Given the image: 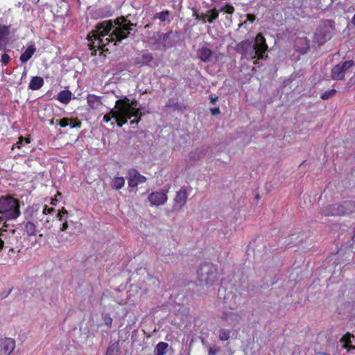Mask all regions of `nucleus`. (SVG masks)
I'll return each instance as SVG.
<instances>
[{
	"instance_id": "f257e3e1",
	"label": "nucleus",
	"mask_w": 355,
	"mask_h": 355,
	"mask_svg": "<svg viewBox=\"0 0 355 355\" xmlns=\"http://www.w3.org/2000/svg\"><path fill=\"white\" fill-rule=\"evenodd\" d=\"M135 25L127 20L123 17L117 18L114 21V24L112 21H104L96 26V29L88 35L89 48L96 55L97 50H107V46L113 42L116 46V42H121L122 40L128 37L132 27Z\"/></svg>"
},
{
	"instance_id": "f03ea898",
	"label": "nucleus",
	"mask_w": 355,
	"mask_h": 355,
	"mask_svg": "<svg viewBox=\"0 0 355 355\" xmlns=\"http://www.w3.org/2000/svg\"><path fill=\"white\" fill-rule=\"evenodd\" d=\"M137 101L130 100L127 97L116 101V116L114 119L119 127H122L132 117L135 119L130 121V125L138 124L141 120L142 113L141 110L137 107Z\"/></svg>"
},
{
	"instance_id": "7ed1b4c3",
	"label": "nucleus",
	"mask_w": 355,
	"mask_h": 355,
	"mask_svg": "<svg viewBox=\"0 0 355 355\" xmlns=\"http://www.w3.org/2000/svg\"><path fill=\"white\" fill-rule=\"evenodd\" d=\"M268 49L266 39L261 33L257 35L253 44L249 40H243L236 46L237 52L242 54L248 60H252L255 57L267 58Z\"/></svg>"
},
{
	"instance_id": "20e7f679",
	"label": "nucleus",
	"mask_w": 355,
	"mask_h": 355,
	"mask_svg": "<svg viewBox=\"0 0 355 355\" xmlns=\"http://www.w3.org/2000/svg\"><path fill=\"white\" fill-rule=\"evenodd\" d=\"M0 220H15L21 215L20 202L10 195L0 196Z\"/></svg>"
},
{
	"instance_id": "39448f33",
	"label": "nucleus",
	"mask_w": 355,
	"mask_h": 355,
	"mask_svg": "<svg viewBox=\"0 0 355 355\" xmlns=\"http://www.w3.org/2000/svg\"><path fill=\"white\" fill-rule=\"evenodd\" d=\"M198 279L207 286H212L218 279V270L216 265L211 263L201 264L197 270Z\"/></svg>"
},
{
	"instance_id": "423d86ee",
	"label": "nucleus",
	"mask_w": 355,
	"mask_h": 355,
	"mask_svg": "<svg viewBox=\"0 0 355 355\" xmlns=\"http://www.w3.org/2000/svg\"><path fill=\"white\" fill-rule=\"evenodd\" d=\"M355 66V62L350 60L339 62L336 64L331 71V78L334 80H342L345 79L346 72Z\"/></svg>"
},
{
	"instance_id": "0eeeda50",
	"label": "nucleus",
	"mask_w": 355,
	"mask_h": 355,
	"mask_svg": "<svg viewBox=\"0 0 355 355\" xmlns=\"http://www.w3.org/2000/svg\"><path fill=\"white\" fill-rule=\"evenodd\" d=\"M128 175V186L130 187H137L139 184L144 183L146 180V177L141 175L137 170L135 168L130 169Z\"/></svg>"
},
{
	"instance_id": "6e6552de",
	"label": "nucleus",
	"mask_w": 355,
	"mask_h": 355,
	"mask_svg": "<svg viewBox=\"0 0 355 355\" xmlns=\"http://www.w3.org/2000/svg\"><path fill=\"white\" fill-rule=\"evenodd\" d=\"M188 193L187 188L182 187L181 189L177 191L176 196L174 198V204L173 206V210H180L187 202Z\"/></svg>"
},
{
	"instance_id": "1a4fd4ad",
	"label": "nucleus",
	"mask_w": 355,
	"mask_h": 355,
	"mask_svg": "<svg viewBox=\"0 0 355 355\" xmlns=\"http://www.w3.org/2000/svg\"><path fill=\"white\" fill-rule=\"evenodd\" d=\"M11 25L0 24V50L5 51L7 45L9 44L10 35Z\"/></svg>"
},
{
	"instance_id": "9d476101",
	"label": "nucleus",
	"mask_w": 355,
	"mask_h": 355,
	"mask_svg": "<svg viewBox=\"0 0 355 355\" xmlns=\"http://www.w3.org/2000/svg\"><path fill=\"white\" fill-rule=\"evenodd\" d=\"M15 348V340L10 338H0V355H10Z\"/></svg>"
},
{
	"instance_id": "9b49d317",
	"label": "nucleus",
	"mask_w": 355,
	"mask_h": 355,
	"mask_svg": "<svg viewBox=\"0 0 355 355\" xmlns=\"http://www.w3.org/2000/svg\"><path fill=\"white\" fill-rule=\"evenodd\" d=\"M338 204H331L320 208V214L324 216H340Z\"/></svg>"
},
{
	"instance_id": "f8f14e48",
	"label": "nucleus",
	"mask_w": 355,
	"mask_h": 355,
	"mask_svg": "<svg viewBox=\"0 0 355 355\" xmlns=\"http://www.w3.org/2000/svg\"><path fill=\"white\" fill-rule=\"evenodd\" d=\"M339 207L340 216L349 215L355 212V202L352 200H346L340 203H338Z\"/></svg>"
},
{
	"instance_id": "ddd939ff",
	"label": "nucleus",
	"mask_w": 355,
	"mask_h": 355,
	"mask_svg": "<svg viewBox=\"0 0 355 355\" xmlns=\"http://www.w3.org/2000/svg\"><path fill=\"white\" fill-rule=\"evenodd\" d=\"M101 99V96L95 94H89L87 96V105L92 110H97L103 105Z\"/></svg>"
},
{
	"instance_id": "4468645a",
	"label": "nucleus",
	"mask_w": 355,
	"mask_h": 355,
	"mask_svg": "<svg viewBox=\"0 0 355 355\" xmlns=\"http://www.w3.org/2000/svg\"><path fill=\"white\" fill-rule=\"evenodd\" d=\"M14 232H8L7 230H0V251L4 248H10V236L13 237Z\"/></svg>"
},
{
	"instance_id": "2eb2a0df",
	"label": "nucleus",
	"mask_w": 355,
	"mask_h": 355,
	"mask_svg": "<svg viewBox=\"0 0 355 355\" xmlns=\"http://www.w3.org/2000/svg\"><path fill=\"white\" fill-rule=\"evenodd\" d=\"M212 54V51L206 46L200 48L197 51L198 58L204 62H209Z\"/></svg>"
},
{
	"instance_id": "dca6fc26",
	"label": "nucleus",
	"mask_w": 355,
	"mask_h": 355,
	"mask_svg": "<svg viewBox=\"0 0 355 355\" xmlns=\"http://www.w3.org/2000/svg\"><path fill=\"white\" fill-rule=\"evenodd\" d=\"M36 51V48L34 44L29 45L26 49L21 54L19 60L22 63L28 62Z\"/></svg>"
},
{
	"instance_id": "f3484780",
	"label": "nucleus",
	"mask_w": 355,
	"mask_h": 355,
	"mask_svg": "<svg viewBox=\"0 0 355 355\" xmlns=\"http://www.w3.org/2000/svg\"><path fill=\"white\" fill-rule=\"evenodd\" d=\"M44 79L40 76H33L31 78L28 85V88L31 90H38L44 85Z\"/></svg>"
},
{
	"instance_id": "a211bd4d",
	"label": "nucleus",
	"mask_w": 355,
	"mask_h": 355,
	"mask_svg": "<svg viewBox=\"0 0 355 355\" xmlns=\"http://www.w3.org/2000/svg\"><path fill=\"white\" fill-rule=\"evenodd\" d=\"M71 92L69 90H62L58 94L57 99L63 104H68L71 99Z\"/></svg>"
},
{
	"instance_id": "6ab92c4d",
	"label": "nucleus",
	"mask_w": 355,
	"mask_h": 355,
	"mask_svg": "<svg viewBox=\"0 0 355 355\" xmlns=\"http://www.w3.org/2000/svg\"><path fill=\"white\" fill-rule=\"evenodd\" d=\"M354 338V335L351 334L349 333H347L345 334L342 338L340 339V341L344 343L343 347L346 349L347 351H350L352 349H355V346H353L351 345L352 340L351 339Z\"/></svg>"
},
{
	"instance_id": "aec40b11",
	"label": "nucleus",
	"mask_w": 355,
	"mask_h": 355,
	"mask_svg": "<svg viewBox=\"0 0 355 355\" xmlns=\"http://www.w3.org/2000/svg\"><path fill=\"white\" fill-rule=\"evenodd\" d=\"M125 185V179L123 177H114L111 182L113 189L119 190Z\"/></svg>"
},
{
	"instance_id": "412c9836",
	"label": "nucleus",
	"mask_w": 355,
	"mask_h": 355,
	"mask_svg": "<svg viewBox=\"0 0 355 355\" xmlns=\"http://www.w3.org/2000/svg\"><path fill=\"white\" fill-rule=\"evenodd\" d=\"M169 187L162 189L160 192H157V206L164 204L167 200L166 193Z\"/></svg>"
},
{
	"instance_id": "4be33fe9",
	"label": "nucleus",
	"mask_w": 355,
	"mask_h": 355,
	"mask_svg": "<svg viewBox=\"0 0 355 355\" xmlns=\"http://www.w3.org/2000/svg\"><path fill=\"white\" fill-rule=\"evenodd\" d=\"M24 228L28 235H36L37 232L36 225L31 221L26 223Z\"/></svg>"
},
{
	"instance_id": "5701e85b",
	"label": "nucleus",
	"mask_w": 355,
	"mask_h": 355,
	"mask_svg": "<svg viewBox=\"0 0 355 355\" xmlns=\"http://www.w3.org/2000/svg\"><path fill=\"white\" fill-rule=\"evenodd\" d=\"M170 15H171L169 11L164 10L160 12L159 13H157V18H158L162 21H168V22L170 23L171 21Z\"/></svg>"
},
{
	"instance_id": "b1692460",
	"label": "nucleus",
	"mask_w": 355,
	"mask_h": 355,
	"mask_svg": "<svg viewBox=\"0 0 355 355\" xmlns=\"http://www.w3.org/2000/svg\"><path fill=\"white\" fill-rule=\"evenodd\" d=\"M168 345L164 342H160L157 344V355H164L166 353V349L168 348Z\"/></svg>"
},
{
	"instance_id": "393cba45",
	"label": "nucleus",
	"mask_w": 355,
	"mask_h": 355,
	"mask_svg": "<svg viewBox=\"0 0 355 355\" xmlns=\"http://www.w3.org/2000/svg\"><path fill=\"white\" fill-rule=\"evenodd\" d=\"M230 337V331L225 329H221L219 331V339L222 341L227 340Z\"/></svg>"
},
{
	"instance_id": "a878e982",
	"label": "nucleus",
	"mask_w": 355,
	"mask_h": 355,
	"mask_svg": "<svg viewBox=\"0 0 355 355\" xmlns=\"http://www.w3.org/2000/svg\"><path fill=\"white\" fill-rule=\"evenodd\" d=\"M209 15H207V21L209 23H212L214 20H216L218 17V12L216 9H212L208 12Z\"/></svg>"
},
{
	"instance_id": "bb28decb",
	"label": "nucleus",
	"mask_w": 355,
	"mask_h": 355,
	"mask_svg": "<svg viewBox=\"0 0 355 355\" xmlns=\"http://www.w3.org/2000/svg\"><path fill=\"white\" fill-rule=\"evenodd\" d=\"M336 94V90L335 89H331L330 90L326 91L323 94H322L320 98L322 100H328L330 98L333 97Z\"/></svg>"
},
{
	"instance_id": "cd10ccee",
	"label": "nucleus",
	"mask_w": 355,
	"mask_h": 355,
	"mask_svg": "<svg viewBox=\"0 0 355 355\" xmlns=\"http://www.w3.org/2000/svg\"><path fill=\"white\" fill-rule=\"evenodd\" d=\"M115 114H116V110H111L108 113H107L106 114L104 115L103 119V121L105 123H108L109 121H111L112 119H114V117L116 116Z\"/></svg>"
},
{
	"instance_id": "c85d7f7f",
	"label": "nucleus",
	"mask_w": 355,
	"mask_h": 355,
	"mask_svg": "<svg viewBox=\"0 0 355 355\" xmlns=\"http://www.w3.org/2000/svg\"><path fill=\"white\" fill-rule=\"evenodd\" d=\"M10 56L8 53H4L1 55L0 62L1 63L2 66H6L10 62Z\"/></svg>"
},
{
	"instance_id": "c756f323",
	"label": "nucleus",
	"mask_w": 355,
	"mask_h": 355,
	"mask_svg": "<svg viewBox=\"0 0 355 355\" xmlns=\"http://www.w3.org/2000/svg\"><path fill=\"white\" fill-rule=\"evenodd\" d=\"M70 123L69 125L71 128H80L81 127V121L78 118H69Z\"/></svg>"
},
{
	"instance_id": "7c9ffc66",
	"label": "nucleus",
	"mask_w": 355,
	"mask_h": 355,
	"mask_svg": "<svg viewBox=\"0 0 355 355\" xmlns=\"http://www.w3.org/2000/svg\"><path fill=\"white\" fill-rule=\"evenodd\" d=\"M103 320L106 326L109 328L111 327L112 323V318L109 313L103 314Z\"/></svg>"
},
{
	"instance_id": "2f4dec72",
	"label": "nucleus",
	"mask_w": 355,
	"mask_h": 355,
	"mask_svg": "<svg viewBox=\"0 0 355 355\" xmlns=\"http://www.w3.org/2000/svg\"><path fill=\"white\" fill-rule=\"evenodd\" d=\"M119 350L116 347L112 345L107 349L105 355H118Z\"/></svg>"
},
{
	"instance_id": "473e14b6",
	"label": "nucleus",
	"mask_w": 355,
	"mask_h": 355,
	"mask_svg": "<svg viewBox=\"0 0 355 355\" xmlns=\"http://www.w3.org/2000/svg\"><path fill=\"white\" fill-rule=\"evenodd\" d=\"M57 122H58V124L62 128H65V127L69 125V124H71L70 119L67 118V117L62 118V119L57 121Z\"/></svg>"
},
{
	"instance_id": "72a5a7b5",
	"label": "nucleus",
	"mask_w": 355,
	"mask_h": 355,
	"mask_svg": "<svg viewBox=\"0 0 355 355\" xmlns=\"http://www.w3.org/2000/svg\"><path fill=\"white\" fill-rule=\"evenodd\" d=\"M152 59H153V57L150 54L146 53V54L142 55L141 62L143 64H148L152 60Z\"/></svg>"
},
{
	"instance_id": "f704fd0d",
	"label": "nucleus",
	"mask_w": 355,
	"mask_h": 355,
	"mask_svg": "<svg viewBox=\"0 0 355 355\" xmlns=\"http://www.w3.org/2000/svg\"><path fill=\"white\" fill-rule=\"evenodd\" d=\"M23 142H24V137L22 136H20L19 137L18 141L12 146V150H14L15 148H17L19 149L21 148V147L23 144Z\"/></svg>"
},
{
	"instance_id": "c9c22d12",
	"label": "nucleus",
	"mask_w": 355,
	"mask_h": 355,
	"mask_svg": "<svg viewBox=\"0 0 355 355\" xmlns=\"http://www.w3.org/2000/svg\"><path fill=\"white\" fill-rule=\"evenodd\" d=\"M55 209L53 207H49L47 205H44L43 208V214L45 215H47L49 214H51L53 212H55Z\"/></svg>"
},
{
	"instance_id": "e433bc0d",
	"label": "nucleus",
	"mask_w": 355,
	"mask_h": 355,
	"mask_svg": "<svg viewBox=\"0 0 355 355\" xmlns=\"http://www.w3.org/2000/svg\"><path fill=\"white\" fill-rule=\"evenodd\" d=\"M225 11L227 14H232L234 11V8L231 5H227L224 8L220 9V11Z\"/></svg>"
},
{
	"instance_id": "4c0bfd02",
	"label": "nucleus",
	"mask_w": 355,
	"mask_h": 355,
	"mask_svg": "<svg viewBox=\"0 0 355 355\" xmlns=\"http://www.w3.org/2000/svg\"><path fill=\"white\" fill-rule=\"evenodd\" d=\"M195 17H196V19L202 21L203 22H205L206 21V19L207 17V15L202 12V13H200V14H196Z\"/></svg>"
},
{
	"instance_id": "58836bf2",
	"label": "nucleus",
	"mask_w": 355,
	"mask_h": 355,
	"mask_svg": "<svg viewBox=\"0 0 355 355\" xmlns=\"http://www.w3.org/2000/svg\"><path fill=\"white\" fill-rule=\"evenodd\" d=\"M11 291H12V289L10 288V289H8V291H4L3 292H1L0 293V300H4L5 298H6L10 295Z\"/></svg>"
},
{
	"instance_id": "ea45409f",
	"label": "nucleus",
	"mask_w": 355,
	"mask_h": 355,
	"mask_svg": "<svg viewBox=\"0 0 355 355\" xmlns=\"http://www.w3.org/2000/svg\"><path fill=\"white\" fill-rule=\"evenodd\" d=\"M219 349L218 347L212 346L209 349L208 355H216Z\"/></svg>"
},
{
	"instance_id": "a19ab883",
	"label": "nucleus",
	"mask_w": 355,
	"mask_h": 355,
	"mask_svg": "<svg viewBox=\"0 0 355 355\" xmlns=\"http://www.w3.org/2000/svg\"><path fill=\"white\" fill-rule=\"evenodd\" d=\"M148 200L152 205H155V194L154 192L151 193L148 196Z\"/></svg>"
},
{
	"instance_id": "79ce46f5",
	"label": "nucleus",
	"mask_w": 355,
	"mask_h": 355,
	"mask_svg": "<svg viewBox=\"0 0 355 355\" xmlns=\"http://www.w3.org/2000/svg\"><path fill=\"white\" fill-rule=\"evenodd\" d=\"M210 112L212 115H217L220 113V109L218 107L211 108Z\"/></svg>"
},
{
	"instance_id": "37998d69",
	"label": "nucleus",
	"mask_w": 355,
	"mask_h": 355,
	"mask_svg": "<svg viewBox=\"0 0 355 355\" xmlns=\"http://www.w3.org/2000/svg\"><path fill=\"white\" fill-rule=\"evenodd\" d=\"M247 19L250 22H253L256 19V16L254 14H248Z\"/></svg>"
},
{
	"instance_id": "c03bdc74",
	"label": "nucleus",
	"mask_w": 355,
	"mask_h": 355,
	"mask_svg": "<svg viewBox=\"0 0 355 355\" xmlns=\"http://www.w3.org/2000/svg\"><path fill=\"white\" fill-rule=\"evenodd\" d=\"M68 223L67 221L65 220L64 222L62 223V225H61L60 228V230L62 231V232H64L65 230H67V229L68 228Z\"/></svg>"
},
{
	"instance_id": "a18cd8bd",
	"label": "nucleus",
	"mask_w": 355,
	"mask_h": 355,
	"mask_svg": "<svg viewBox=\"0 0 355 355\" xmlns=\"http://www.w3.org/2000/svg\"><path fill=\"white\" fill-rule=\"evenodd\" d=\"M266 58H258V57H255L254 58H253L252 60H253V64H255V65H258L259 64V60H265Z\"/></svg>"
},
{
	"instance_id": "49530a36",
	"label": "nucleus",
	"mask_w": 355,
	"mask_h": 355,
	"mask_svg": "<svg viewBox=\"0 0 355 355\" xmlns=\"http://www.w3.org/2000/svg\"><path fill=\"white\" fill-rule=\"evenodd\" d=\"M210 101L212 104H214L218 101V97L217 96L214 97L213 96H211Z\"/></svg>"
},
{
	"instance_id": "de8ad7c7",
	"label": "nucleus",
	"mask_w": 355,
	"mask_h": 355,
	"mask_svg": "<svg viewBox=\"0 0 355 355\" xmlns=\"http://www.w3.org/2000/svg\"><path fill=\"white\" fill-rule=\"evenodd\" d=\"M56 217L58 218V219L60 221H62L64 220L63 219V215H62V213H58L57 215H56Z\"/></svg>"
},
{
	"instance_id": "09e8293b",
	"label": "nucleus",
	"mask_w": 355,
	"mask_h": 355,
	"mask_svg": "<svg viewBox=\"0 0 355 355\" xmlns=\"http://www.w3.org/2000/svg\"><path fill=\"white\" fill-rule=\"evenodd\" d=\"M58 213H62V215H67L68 214V211H67V209L64 207H62V209H61V211H60Z\"/></svg>"
},
{
	"instance_id": "8fccbe9b",
	"label": "nucleus",
	"mask_w": 355,
	"mask_h": 355,
	"mask_svg": "<svg viewBox=\"0 0 355 355\" xmlns=\"http://www.w3.org/2000/svg\"><path fill=\"white\" fill-rule=\"evenodd\" d=\"M351 23L352 24L355 26V14L354 15V16L352 17V20H351Z\"/></svg>"
},
{
	"instance_id": "3c124183",
	"label": "nucleus",
	"mask_w": 355,
	"mask_h": 355,
	"mask_svg": "<svg viewBox=\"0 0 355 355\" xmlns=\"http://www.w3.org/2000/svg\"><path fill=\"white\" fill-rule=\"evenodd\" d=\"M24 141L26 144H30V143H31V139H30V137L24 138Z\"/></svg>"
},
{
	"instance_id": "603ef678",
	"label": "nucleus",
	"mask_w": 355,
	"mask_h": 355,
	"mask_svg": "<svg viewBox=\"0 0 355 355\" xmlns=\"http://www.w3.org/2000/svg\"><path fill=\"white\" fill-rule=\"evenodd\" d=\"M324 40H327V39L330 38V35H327V34H325V35H324Z\"/></svg>"
},
{
	"instance_id": "864d4df0",
	"label": "nucleus",
	"mask_w": 355,
	"mask_h": 355,
	"mask_svg": "<svg viewBox=\"0 0 355 355\" xmlns=\"http://www.w3.org/2000/svg\"><path fill=\"white\" fill-rule=\"evenodd\" d=\"M224 319L225 320H227V313H224L223 314V317Z\"/></svg>"
},
{
	"instance_id": "5fc2aeb1",
	"label": "nucleus",
	"mask_w": 355,
	"mask_h": 355,
	"mask_svg": "<svg viewBox=\"0 0 355 355\" xmlns=\"http://www.w3.org/2000/svg\"><path fill=\"white\" fill-rule=\"evenodd\" d=\"M3 220H4V223H6V220H5V219H2L1 220H0V223H1V221H3Z\"/></svg>"
},
{
	"instance_id": "6e6d98bb",
	"label": "nucleus",
	"mask_w": 355,
	"mask_h": 355,
	"mask_svg": "<svg viewBox=\"0 0 355 355\" xmlns=\"http://www.w3.org/2000/svg\"><path fill=\"white\" fill-rule=\"evenodd\" d=\"M50 124H51V125H53V120H51V121Z\"/></svg>"
},
{
	"instance_id": "4d7b16f0",
	"label": "nucleus",
	"mask_w": 355,
	"mask_h": 355,
	"mask_svg": "<svg viewBox=\"0 0 355 355\" xmlns=\"http://www.w3.org/2000/svg\"><path fill=\"white\" fill-rule=\"evenodd\" d=\"M114 123H115L114 122H112V123H111V125H114Z\"/></svg>"
},
{
	"instance_id": "13d9d810",
	"label": "nucleus",
	"mask_w": 355,
	"mask_h": 355,
	"mask_svg": "<svg viewBox=\"0 0 355 355\" xmlns=\"http://www.w3.org/2000/svg\"><path fill=\"white\" fill-rule=\"evenodd\" d=\"M212 1H216V0H211Z\"/></svg>"
}]
</instances>
